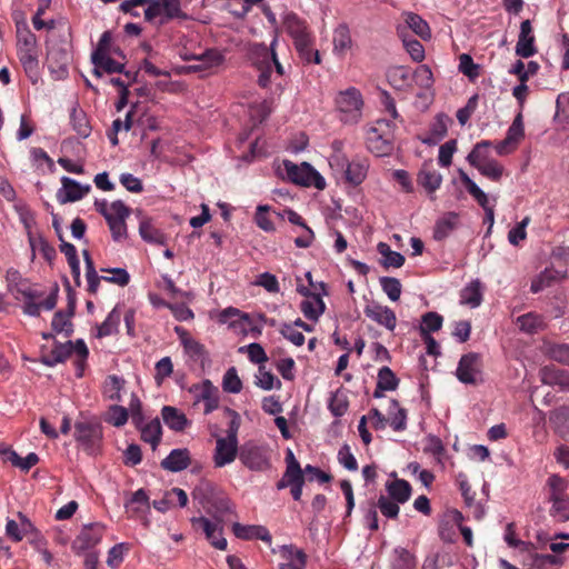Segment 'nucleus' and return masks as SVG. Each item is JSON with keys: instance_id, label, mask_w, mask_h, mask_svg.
I'll return each instance as SVG.
<instances>
[{"instance_id": "obj_28", "label": "nucleus", "mask_w": 569, "mask_h": 569, "mask_svg": "<svg viewBox=\"0 0 569 569\" xmlns=\"http://www.w3.org/2000/svg\"><path fill=\"white\" fill-rule=\"evenodd\" d=\"M550 423L557 433L569 439V407L561 406L550 412Z\"/></svg>"}, {"instance_id": "obj_9", "label": "nucleus", "mask_w": 569, "mask_h": 569, "mask_svg": "<svg viewBox=\"0 0 569 569\" xmlns=\"http://www.w3.org/2000/svg\"><path fill=\"white\" fill-rule=\"evenodd\" d=\"M369 169V161L366 158H355L343 160L341 169H331L337 178H340L345 183L357 187L360 186L367 178Z\"/></svg>"}, {"instance_id": "obj_16", "label": "nucleus", "mask_w": 569, "mask_h": 569, "mask_svg": "<svg viewBox=\"0 0 569 569\" xmlns=\"http://www.w3.org/2000/svg\"><path fill=\"white\" fill-rule=\"evenodd\" d=\"M62 188L57 192V200L61 203L76 202L81 200L89 191L90 186H81L69 177L61 178Z\"/></svg>"}, {"instance_id": "obj_7", "label": "nucleus", "mask_w": 569, "mask_h": 569, "mask_svg": "<svg viewBox=\"0 0 569 569\" xmlns=\"http://www.w3.org/2000/svg\"><path fill=\"white\" fill-rule=\"evenodd\" d=\"M157 18H159L160 26L173 19L186 18L180 0H151V6L144 10V19L148 22H153Z\"/></svg>"}, {"instance_id": "obj_55", "label": "nucleus", "mask_w": 569, "mask_h": 569, "mask_svg": "<svg viewBox=\"0 0 569 569\" xmlns=\"http://www.w3.org/2000/svg\"><path fill=\"white\" fill-rule=\"evenodd\" d=\"M552 501V515L558 518L560 521L569 520V497L560 496L553 499Z\"/></svg>"}, {"instance_id": "obj_5", "label": "nucleus", "mask_w": 569, "mask_h": 569, "mask_svg": "<svg viewBox=\"0 0 569 569\" xmlns=\"http://www.w3.org/2000/svg\"><path fill=\"white\" fill-rule=\"evenodd\" d=\"M74 437L79 447L91 458H97L101 449L102 427L97 421H78Z\"/></svg>"}, {"instance_id": "obj_45", "label": "nucleus", "mask_w": 569, "mask_h": 569, "mask_svg": "<svg viewBox=\"0 0 569 569\" xmlns=\"http://www.w3.org/2000/svg\"><path fill=\"white\" fill-rule=\"evenodd\" d=\"M517 325L520 330L527 333L537 332L542 326L543 321L540 316L529 312L517 318Z\"/></svg>"}, {"instance_id": "obj_35", "label": "nucleus", "mask_w": 569, "mask_h": 569, "mask_svg": "<svg viewBox=\"0 0 569 569\" xmlns=\"http://www.w3.org/2000/svg\"><path fill=\"white\" fill-rule=\"evenodd\" d=\"M139 233H140L141 238L149 243H154V244H164L166 243L164 233L162 231H160L158 228H156L150 219H143L140 221Z\"/></svg>"}, {"instance_id": "obj_42", "label": "nucleus", "mask_w": 569, "mask_h": 569, "mask_svg": "<svg viewBox=\"0 0 569 569\" xmlns=\"http://www.w3.org/2000/svg\"><path fill=\"white\" fill-rule=\"evenodd\" d=\"M29 242L32 251L38 250L47 261L51 262L56 258V249L43 237L30 234Z\"/></svg>"}, {"instance_id": "obj_52", "label": "nucleus", "mask_w": 569, "mask_h": 569, "mask_svg": "<svg viewBox=\"0 0 569 569\" xmlns=\"http://www.w3.org/2000/svg\"><path fill=\"white\" fill-rule=\"evenodd\" d=\"M124 380L116 375H111L106 380V395L116 402L121 401L120 391L123 388Z\"/></svg>"}, {"instance_id": "obj_24", "label": "nucleus", "mask_w": 569, "mask_h": 569, "mask_svg": "<svg viewBox=\"0 0 569 569\" xmlns=\"http://www.w3.org/2000/svg\"><path fill=\"white\" fill-rule=\"evenodd\" d=\"M417 181L419 186L431 194L440 188L442 176L433 168L423 166L418 173Z\"/></svg>"}, {"instance_id": "obj_25", "label": "nucleus", "mask_w": 569, "mask_h": 569, "mask_svg": "<svg viewBox=\"0 0 569 569\" xmlns=\"http://www.w3.org/2000/svg\"><path fill=\"white\" fill-rule=\"evenodd\" d=\"M141 433V439L151 445L154 450L161 440L162 428L159 418L152 419L150 422H142L140 426H136Z\"/></svg>"}, {"instance_id": "obj_26", "label": "nucleus", "mask_w": 569, "mask_h": 569, "mask_svg": "<svg viewBox=\"0 0 569 569\" xmlns=\"http://www.w3.org/2000/svg\"><path fill=\"white\" fill-rule=\"evenodd\" d=\"M18 57L27 76L36 82L39 71L38 49H18Z\"/></svg>"}, {"instance_id": "obj_34", "label": "nucleus", "mask_w": 569, "mask_h": 569, "mask_svg": "<svg viewBox=\"0 0 569 569\" xmlns=\"http://www.w3.org/2000/svg\"><path fill=\"white\" fill-rule=\"evenodd\" d=\"M91 60L96 67H101L103 72L124 73L127 77H130V72L124 71V64L112 59L110 54L99 56V53H92Z\"/></svg>"}, {"instance_id": "obj_14", "label": "nucleus", "mask_w": 569, "mask_h": 569, "mask_svg": "<svg viewBox=\"0 0 569 569\" xmlns=\"http://www.w3.org/2000/svg\"><path fill=\"white\" fill-rule=\"evenodd\" d=\"M191 523L194 529H202L209 542L219 550L227 548V540L222 537V527L206 517H193Z\"/></svg>"}, {"instance_id": "obj_40", "label": "nucleus", "mask_w": 569, "mask_h": 569, "mask_svg": "<svg viewBox=\"0 0 569 569\" xmlns=\"http://www.w3.org/2000/svg\"><path fill=\"white\" fill-rule=\"evenodd\" d=\"M201 399L204 402V413L208 415L219 406L218 390L209 380H206L201 390Z\"/></svg>"}, {"instance_id": "obj_47", "label": "nucleus", "mask_w": 569, "mask_h": 569, "mask_svg": "<svg viewBox=\"0 0 569 569\" xmlns=\"http://www.w3.org/2000/svg\"><path fill=\"white\" fill-rule=\"evenodd\" d=\"M380 389H386L387 391H393L399 386V379L395 375V372L387 366L382 367L378 371V381Z\"/></svg>"}, {"instance_id": "obj_6", "label": "nucleus", "mask_w": 569, "mask_h": 569, "mask_svg": "<svg viewBox=\"0 0 569 569\" xmlns=\"http://www.w3.org/2000/svg\"><path fill=\"white\" fill-rule=\"evenodd\" d=\"M283 168L288 180L296 184L303 187L313 186L318 190L326 188L325 178L308 162L296 164L290 160H284Z\"/></svg>"}, {"instance_id": "obj_10", "label": "nucleus", "mask_w": 569, "mask_h": 569, "mask_svg": "<svg viewBox=\"0 0 569 569\" xmlns=\"http://www.w3.org/2000/svg\"><path fill=\"white\" fill-rule=\"evenodd\" d=\"M305 482V470L300 468V465H287V469L281 479L277 482L276 488L278 490L289 488L293 500L299 501L302 496Z\"/></svg>"}, {"instance_id": "obj_29", "label": "nucleus", "mask_w": 569, "mask_h": 569, "mask_svg": "<svg viewBox=\"0 0 569 569\" xmlns=\"http://www.w3.org/2000/svg\"><path fill=\"white\" fill-rule=\"evenodd\" d=\"M161 416L164 423L174 431H182L189 425L186 415L171 406H164Z\"/></svg>"}, {"instance_id": "obj_46", "label": "nucleus", "mask_w": 569, "mask_h": 569, "mask_svg": "<svg viewBox=\"0 0 569 569\" xmlns=\"http://www.w3.org/2000/svg\"><path fill=\"white\" fill-rule=\"evenodd\" d=\"M349 407L347 396L341 391H336L331 395L328 408L335 417H342Z\"/></svg>"}, {"instance_id": "obj_1", "label": "nucleus", "mask_w": 569, "mask_h": 569, "mask_svg": "<svg viewBox=\"0 0 569 569\" xmlns=\"http://www.w3.org/2000/svg\"><path fill=\"white\" fill-rule=\"evenodd\" d=\"M72 355H76L77 377L81 378L89 356V349L82 339L69 340L64 343L56 341L53 348L42 356L41 362L48 367H54L58 363L64 362Z\"/></svg>"}, {"instance_id": "obj_8", "label": "nucleus", "mask_w": 569, "mask_h": 569, "mask_svg": "<svg viewBox=\"0 0 569 569\" xmlns=\"http://www.w3.org/2000/svg\"><path fill=\"white\" fill-rule=\"evenodd\" d=\"M482 375V357L477 352H468L460 358L457 369V379L466 385H477Z\"/></svg>"}, {"instance_id": "obj_31", "label": "nucleus", "mask_w": 569, "mask_h": 569, "mask_svg": "<svg viewBox=\"0 0 569 569\" xmlns=\"http://www.w3.org/2000/svg\"><path fill=\"white\" fill-rule=\"evenodd\" d=\"M121 311L118 306H116L107 316L106 320L97 326V335L96 337L101 339L118 332V328L121 321Z\"/></svg>"}, {"instance_id": "obj_50", "label": "nucleus", "mask_w": 569, "mask_h": 569, "mask_svg": "<svg viewBox=\"0 0 569 569\" xmlns=\"http://www.w3.org/2000/svg\"><path fill=\"white\" fill-rule=\"evenodd\" d=\"M222 388L226 392L239 393L242 389V382L234 367L229 368L222 380Z\"/></svg>"}, {"instance_id": "obj_48", "label": "nucleus", "mask_w": 569, "mask_h": 569, "mask_svg": "<svg viewBox=\"0 0 569 569\" xmlns=\"http://www.w3.org/2000/svg\"><path fill=\"white\" fill-rule=\"evenodd\" d=\"M559 277V272L553 269H545L536 279L531 282V291L537 293L545 288L551 286Z\"/></svg>"}, {"instance_id": "obj_38", "label": "nucleus", "mask_w": 569, "mask_h": 569, "mask_svg": "<svg viewBox=\"0 0 569 569\" xmlns=\"http://www.w3.org/2000/svg\"><path fill=\"white\" fill-rule=\"evenodd\" d=\"M377 250L382 256L381 263L385 268H400L403 266L405 257L400 252L391 250L390 246L386 242H379Z\"/></svg>"}, {"instance_id": "obj_44", "label": "nucleus", "mask_w": 569, "mask_h": 569, "mask_svg": "<svg viewBox=\"0 0 569 569\" xmlns=\"http://www.w3.org/2000/svg\"><path fill=\"white\" fill-rule=\"evenodd\" d=\"M443 318L437 312L429 311L422 316L420 326L421 337L436 332L442 327Z\"/></svg>"}, {"instance_id": "obj_61", "label": "nucleus", "mask_w": 569, "mask_h": 569, "mask_svg": "<svg viewBox=\"0 0 569 569\" xmlns=\"http://www.w3.org/2000/svg\"><path fill=\"white\" fill-rule=\"evenodd\" d=\"M181 342L186 352L192 358H201L206 355V349L203 345L194 340L193 338L184 335L181 337Z\"/></svg>"}, {"instance_id": "obj_23", "label": "nucleus", "mask_w": 569, "mask_h": 569, "mask_svg": "<svg viewBox=\"0 0 569 569\" xmlns=\"http://www.w3.org/2000/svg\"><path fill=\"white\" fill-rule=\"evenodd\" d=\"M459 216L456 212H447L436 221L433 228V239L437 241L445 240L458 224Z\"/></svg>"}, {"instance_id": "obj_33", "label": "nucleus", "mask_w": 569, "mask_h": 569, "mask_svg": "<svg viewBox=\"0 0 569 569\" xmlns=\"http://www.w3.org/2000/svg\"><path fill=\"white\" fill-rule=\"evenodd\" d=\"M387 420L395 431H403L407 428V410L401 408L396 399L390 401Z\"/></svg>"}, {"instance_id": "obj_3", "label": "nucleus", "mask_w": 569, "mask_h": 569, "mask_svg": "<svg viewBox=\"0 0 569 569\" xmlns=\"http://www.w3.org/2000/svg\"><path fill=\"white\" fill-rule=\"evenodd\" d=\"M339 119L346 124L358 123L362 118L363 99L361 92L350 87L340 91L336 98Z\"/></svg>"}, {"instance_id": "obj_20", "label": "nucleus", "mask_w": 569, "mask_h": 569, "mask_svg": "<svg viewBox=\"0 0 569 569\" xmlns=\"http://www.w3.org/2000/svg\"><path fill=\"white\" fill-rule=\"evenodd\" d=\"M457 481L459 483V488L461 495L465 499L466 506L471 509L472 515L476 519H481L485 515V509L480 502H477L473 496L470 493L471 486L469 483V478L466 473H459L457 477Z\"/></svg>"}, {"instance_id": "obj_51", "label": "nucleus", "mask_w": 569, "mask_h": 569, "mask_svg": "<svg viewBox=\"0 0 569 569\" xmlns=\"http://www.w3.org/2000/svg\"><path fill=\"white\" fill-rule=\"evenodd\" d=\"M380 284L391 301H398L401 296V283L397 278L381 277Z\"/></svg>"}, {"instance_id": "obj_43", "label": "nucleus", "mask_w": 569, "mask_h": 569, "mask_svg": "<svg viewBox=\"0 0 569 569\" xmlns=\"http://www.w3.org/2000/svg\"><path fill=\"white\" fill-rule=\"evenodd\" d=\"M460 179H461L463 186L466 187V189L468 190V192L478 202V204L480 207H482L483 209H487V204H488V197H487V194L462 170L460 171Z\"/></svg>"}, {"instance_id": "obj_11", "label": "nucleus", "mask_w": 569, "mask_h": 569, "mask_svg": "<svg viewBox=\"0 0 569 569\" xmlns=\"http://www.w3.org/2000/svg\"><path fill=\"white\" fill-rule=\"evenodd\" d=\"M297 291L307 299L300 303V310L309 320H318L325 312L326 305L321 298V292L311 291L308 287L299 283Z\"/></svg>"}, {"instance_id": "obj_56", "label": "nucleus", "mask_w": 569, "mask_h": 569, "mask_svg": "<svg viewBox=\"0 0 569 569\" xmlns=\"http://www.w3.org/2000/svg\"><path fill=\"white\" fill-rule=\"evenodd\" d=\"M269 211L270 207L268 204L258 206L254 214V221L257 226L263 231L272 232L276 228L273 222L268 217Z\"/></svg>"}, {"instance_id": "obj_21", "label": "nucleus", "mask_w": 569, "mask_h": 569, "mask_svg": "<svg viewBox=\"0 0 569 569\" xmlns=\"http://www.w3.org/2000/svg\"><path fill=\"white\" fill-rule=\"evenodd\" d=\"M541 382L548 386H559L562 390H569V372L556 367H543L540 370Z\"/></svg>"}, {"instance_id": "obj_13", "label": "nucleus", "mask_w": 569, "mask_h": 569, "mask_svg": "<svg viewBox=\"0 0 569 569\" xmlns=\"http://www.w3.org/2000/svg\"><path fill=\"white\" fill-rule=\"evenodd\" d=\"M103 532L104 526L100 522L84 525L72 542V550L80 553L93 548L100 542Z\"/></svg>"}, {"instance_id": "obj_63", "label": "nucleus", "mask_w": 569, "mask_h": 569, "mask_svg": "<svg viewBox=\"0 0 569 569\" xmlns=\"http://www.w3.org/2000/svg\"><path fill=\"white\" fill-rule=\"evenodd\" d=\"M280 333L283 336V338L297 347H300L305 343L303 333L298 331L292 323H282L280 327Z\"/></svg>"}, {"instance_id": "obj_39", "label": "nucleus", "mask_w": 569, "mask_h": 569, "mask_svg": "<svg viewBox=\"0 0 569 569\" xmlns=\"http://www.w3.org/2000/svg\"><path fill=\"white\" fill-rule=\"evenodd\" d=\"M64 310H58L52 318L51 328L56 333H63L64 337L69 338L73 333V323Z\"/></svg>"}, {"instance_id": "obj_54", "label": "nucleus", "mask_w": 569, "mask_h": 569, "mask_svg": "<svg viewBox=\"0 0 569 569\" xmlns=\"http://www.w3.org/2000/svg\"><path fill=\"white\" fill-rule=\"evenodd\" d=\"M345 143L342 140H333L331 143L332 153L329 157V166L330 169H341L343 166V160L348 157L343 152Z\"/></svg>"}, {"instance_id": "obj_62", "label": "nucleus", "mask_w": 569, "mask_h": 569, "mask_svg": "<svg viewBox=\"0 0 569 569\" xmlns=\"http://www.w3.org/2000/svg\"><path fill=\"white\" fill-rule=\"evenodd\" d=\"M128 550V545L123 542L114 545L108 552L107 565L117 568L123 561L124 553Z\"/></svg>"}, {"instance_id": "obj_15", "label": "nucleus", "mask_w": 569, "mask_h": 569, "mask_svg": "<svg viewBox=\"0 0 569 569\" xmlns=\"http://www.w3.org/2000/svg\"><path fill=\"white\" fill-rule=\"evenodd\" d=\"M363 313L366 317L377 322L380 326H383L390 331H393L397 325V317L392 309L387 306H381L378 302L368 303Z\"/></svg>"}, {"instance_id": "obj_32", "label": "nucleus", "mask_w": 569, "mask_h": 569, "mask_svg": "<svg viewBox=\"0 0 569 569\" xmlns=\"http://www.w3.org/2000/svg\"><path fill=\"white\" fill-rule=\"evenodd\" d=\"M386 489L389 498L398 503H405L411 496V486L408 481L402 479H396L391 482H387Z\"/></svg>"}, {"instance_id": "obj_64", "label": "nucleus", "mask_w": 569, "mask_h": 569, "mask_svg": "<svg viewBox=\"0 0 569 569\" xmlns=\"http://www.w3.org/2000/svg\"><path fill=\"white\" fill-rule=\"evenodd\" d=\"M549 356L558 362L569 365V345L556 343L550 346Z\"/></svg>"}, {"instance_id": "obj_18", "label": "nucleus", "mask_w": 569, "mask_h": 569, "mask_svg": "<svg viewBox=\"0 0 569 569\" xmlns=\"http://www.w3.org/2000/svg\"><path fill=\"white\" fill-rule=\"evenodd\" d=\"M232 531L237 538L242 540L260 539L269 545L272 541V537L264 526L234 522L232 525Z\"/></svg>"}, {"instance_id": "obj_59", "label": "nucleus", "mask_w": 569, "mask_h": 569, "mask_svg": "<svg viewBox=\"0 0 569 569\" xmlns=\"http://www.w3.org/2000/svg\"><path fill=\"white\" fill-rule=\"evenodd\" d=\"M257 378V386L263 390L279 389L281 387L280 380L273 373L267 371L264 367H259V376Z\"/></svg>"}, {"instance_id": "obj_49", "label": "nucleus", "mask_w": 569, "mask_h": 569, "mask_svg": "<svg viewBox=\"0 0 569 569\" xmlns=\"http://www.w3.org/2000/svg\"><path fill=\"white\" fill-rule=\"evenodd\" d=\"M459 71L470 80H476L480 76V66L473 62L471 56L462 53L459 57Z\"/></svg>"}, {"instance_id": "obj_2", "label": "nucleus", "mask_w": 569, "mask_h": 569, "mask_svg": "<svg viewBox=\"0 0 569 569\" xmlns=\"http://www.w3.org/2000/svg\"><path fill=\"white\" fill-rule=\"evenodd\" d=\"M396 123L387 119H378L366 130L368 150L377 157L389 156L393 150Z\"/></svg>"}, {"instance_id": "obj_17", "label": "nucleus", "mask_w": 569, "mask_h": 569, "mask_svg": "<svg viewBox=\"0 0 569 569\" xmlns=\"http://www.w3.org/2000/svg\"><path fill=\"white\" fill-rule=\"evenodd\" d=\"M537 53L535 47L533 29L530 20H525L520 24V33L516 44V54L521 58H530Z\"/></svg>"}, {"instance_id": "obj_27", "label": "nucleus", "mask_w": 569, "mask_h": 569, "mask_svg": "<svg viewBox=\"0 0 569 569\" xmlns=\"http://www.w3.org/2000/svg\"><path fill=\"white\" fill-rule=\"evenodd\" d=\"M238 449L237 440L219 438L217 440L214 462H233Z\"/></svg>"}, {"instance_id": "obj_37", "label": "nucleus", "mask_w": 569, "mask_h": 569, "mask_svg": "<svg viewBox=\"0 0 569 569\" xmlns=\"http://www.w3.org/2000/svg\"><path fill=\"white\" fill-rule=\"evenodd\" d=\"M124 507L132 516L144 512L150 507L147 492L143 489L137 490L131 495L130 499L126 501Z\"/></svg>"}, {"instance_id": "obj_41", "label": "nucleus", "mask_w": 569, "mask_h": 569, "mask_svg": "<svg viewBox=\"0 0 569 569\" xmlns=\"http://www.w3.org/2000/svg\"><path fill=\"white\" fill-rule=\"evenodd\" d=\"M406 23L420 38L427 39L431 37L429 24L419 14L409 12L406 17Z\"/></svg>"}, {"instance_id": "obj_22", "label": "nucleus", "mask_w": 569, "mask_h": 569, "mask_svg": "<svg viewBox=\"0 0 569 569\" xmlns=\"http://www.w3.org/2000/svg\"><path fill=\"white\" fill-rule=\"evenodd\" d=\"M11 276L19 277V272L16 270H9L7 272L9 291L12 292L17 299L19 296H22L24 299L40 298L42 296L41 292L32 290L26 279L19 278L18 282H13V279L10 278Z\"/></svg>"}, {"instance_id": "obj_30", "label": "nucleus", "mask_w": 569, "mask_h": 569, "mask_svg": "<svg viewBox=\"0 0 569 569\" xmlns=\"http://www.w3.org/2000/svg\"><path fill=\"white\" fill-rule=\"evenodd\" d=\"M460 302L469 306L470 308H477L482 302V284L480 280H472L460 292Z\"/></svg>"}, {"instance_id": "obj_4", "label": "nucleus", "mask_w": 569, "mask_h": 569, "mask_svg": "<svg viewBox=\"0 0 569 569\" xmlns=\"http://www.w3.org/2000/svg\"><path fill=\"white\" fill-rule=\"evenodd\" d=\"M490 146L491 142L487 140L478 142L468 154L467 160L482 176L492 181H499L503 173V167L497 160L488 157L487 149Z\"/></svg>"}, {"instance_id": "obj_58", "label": "nucleus", "mask_w": 569, "mask_h": 569, "mask_svg": "<svg viewBox=\"0 0 569 569\" xmlns=\"http://www.w3.org/2000/svg\"><path fill=\"white\" fill-rule=\"evenodd\" d=\"M456 150L457 141L455 139H451L441 144L439 148L438 163L443 168L449 167L452 162V156Z\"/></svg>"}, {"instance_id": "obj_12", "label": "nucleus", "mask_w": 569, "mask_h": 569, "mask_svg": "<svg viewBox=\"0 0 569 569\" xmlns=\"http://www.w3.org/2000/svg\"><path fill=\"white\" fill-rule=\"evenodd\" d=\"M286 32L293 39L295 46H306V39L311 38V32L306 20L295 12H286L282 18Z\"/></svg>"}, {"instance_id": "obj_36", "label": "nucleus", "mask_w": 569, "mask_h": 569, "mask_svg": "<svg viewBox=\"0 0 569 569\" xmlns=\"http://www.w3.org/2000/svg\"><path fill=\"white\" fill-rule=\"evenodd\" d=\"M70 123L72 129L81 138H87L91 133V126L86 112L78 108H72L70 112Z\"/></svg>"}, {"instance_id": "obj_19", "label": "nucleus", "mask_w": 569, "mask_h": 569, "mask_svg": "<svg viewBox=\"0 0 569 569\" xmlns=\"http://www.w3.org/2000/svg\"><path fill=\"white\" fill-rule=\"evenodd\" d=\"M183 60H186V61L197 60V61L201 62L199 66H190L189 67V69L196 71V70H202V69L218 67L223 62L224 57L217 49H208L201 54L184 56Z\"/></svg>"}, {"instance_id": "obj_60", "label": "nucleus", "mask_w": 569, "mask_h": 569, "mask_svg": "<svg viewBox=\"0 0 569 569\" xmlns=\"http://www.w3.org/2000/svg\"><path fill=\"white\" fill-rule=\"evenodd\" d=\"M547 486L550 490V499H553L563 496L568 481L558 475H551L547 480Z\"/></svg>"}, {"instance_id": "obj_57", "label": "nucleus", "mask_w": 569, "mask_h": 569, "mask_svg": "<svg viewBox=\"0 0 569 569\" xmlns=\"http://www.w3.org/2000/svg\"><path fill=\"white\" fill-rule=\"evenodd\" d=\"M523 136H525V129H523V123H522V116H521V113H519L515 118L511 126L509 127V129L507 131L506 139H507V141H510L513 144V147H517V144L520 142V140L523 138Z\"/></svg>"}, {"instance_id": "obj_53", "label": "nucleus", "mask_w": 569, "mask_h": 569, "mask_svg": "<svg viewBox=\"0 0 569 569\" xmlns=\"http://www.w3.org/2000/svg\"><path fill=\"white\" fill-rule=\"evenodd\" d=\"M280 556L286 562L307 563V555L302 549L296 548L293 545H284L279 549Z\"/></svg>"}]
</instances>
